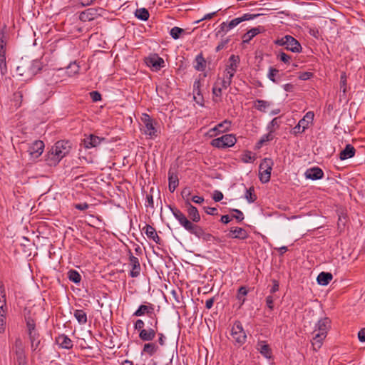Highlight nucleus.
<instances>
[{
	"label": "nucleus",
	"instance_id": "nucleus-1",
	"mask_svg": "<svg viewBox=\"0 0 365 365\" xmlns=\"http://www.w3.org/2000/svg\"><path fill=\"white\" fill-rule=\"evenodd\" d=\"M71 143L61 140L55 143L48 153L47 160L50 165L57 164L63 157L70 153Z\"/></svg>",
	"mask_w": 365,
	"mask_h": 365
},
{
	"label": "nucleus",
	"instance_id": "nucleus-2",
	"mask_svg": "<svg viewBox=\"0 0 365 365\" xmlns=\"http://www.w3.org/2000/svg\"><path fill=\"white\" fill-rule=\"evenodd\" d=\"M170 210L175 217L178 220L179 223L187 231L197 237H199V235L202 233V228L201 227L190 221L180 210L171 207Z\"/></svg>",
	"mask_w": 365,
	"mask_h": 365
},
{
	"label": "nucleus",
	"instance_id": "nucleus-3",
	"mask_svg": "<svg viewBox=\"0 0 365 365\" xmlns=\"http://www.w3.org/2000/svg\"><path fill=\"white\" fill-rule=\"evenodd\" d=\"M260 16L259 14H245L241 17L235 18L232 20H231L229 22H222L220 25L219 30L216 33V36H222V34H226L233 28H235L236 26L240 24V23L248 21L255 19V17H257Z\"/></svg>",
	"mask_w": 365,
	"mask_h": 365
},
{
	"label": "nucleus",
	"instance_id": "nucleus-4",
	"mask_svg": "<svg viewBox=\"0 0 365 365\" xmlns=\"http://www.w3.org/2000/svg\"><path fill=\"white\" fill-rule=\"evenodd\" d=\"M274 44L285 46V48L294 53H299L302 46L299 41L290 35H286L274 41Z\"/></svg>",
	"mask_w": 365,
	"mask_h": 365
},
{
	"label": "nucleus",
	"instance_id": "nucleus-5",
	"mask_svg": "<svg viewBox=\"0 0 365 365\" xmlns=\"http://www.w3.org/2000/svg\"><path fill=\"white\" fill-rule=\"evenodd\" d=\"M247 339V335L240 322H235L231 329V340L237 346H242Z\"/></svg>",
	"mask_w": 365,
	"mask_h": 365
},
{
	"label": "nucleus",
	"instance_id": "nucleus-6",
	"mask_svg": "<svg viewBox=\"0 0 365 365\" xmlns=\"http://www.w3.org/2000/svg\"><path fill=\"white\" fill-rule=\"evenodd\" d=\"M273 161L270 158H264L259 164V180L262 183L269 181Z\"/></svg>",
	"mask_w": 365,
	"mask_h": 365
},
{
	"label": "nucleus",
	"instance_id": "nucleus-7",
	"mask_svg": "<svg viewBox=\"0 0 365 365\" xmlns=\"http://www.w3.org/2000/svg\"><path fill=\"white\" fill-rule=\"evenodd\" d=\"M237 142L235 136L232 134H226L220 138L213 139L211 145L217 148H226L233 146Z\"/></svg>",
	"mask_w": 365,
	"mask_h": 365
},
{
	"label": "nucleus",
	"instance_id": "nucleus-8",
	"mask_svg": "<svg viewBox=\"0 0 365 365\" xmlns=\"http://www.w3.org/2000/svg\"><path fill=\"white\" fill-rule=\"evenodd\" d=\"M105 140L106 139L104 138H100L93 134H91L85 135V138L83 140V144L85 148L89 149L97 147Z\"/></svg>",
	"mask_w": 365,
	"mask_h": 365
},
{
	"label": "nucleus",
	"instance_id": "nucleus-9",
	"mask_svg": "<svg viewBox=\"0 0 365 365\" xmlns=\"http://www.w3.org/2000/svg\"><path fill=\"white\" fill-rule=\"evenodd\" d=\"M43 148V142L41 140H36L29 146L28 152L31 158H37L42 154Z\"/></svg>",
	"mask_w": 365,
	"mask_h": 365
},
{
	"label": "nucleus",
	"instance_id": "nucleus-10",
	"mask_svg": "<svg viewBox=\"0 0 365 365\" xmlns=\"http://www.w3.org/2000/svg\"><path fill=\"white\" fill-rule=\"evenodd\" d=\"M331 327V320L328 317H324L318 321L315 325L314 331L321 333L327 336V332Z\"/></svg>",
	"mask_w": 365,
	"mask_h": 365
},
{
	"label": "nucleus",
	"instance_id": "nucleus-11",
	"mask_svg": "<svg viewBox=\"0 0 365 365\" xmlns=\"http://www.w3.org/2000/svg\"><path fill=\"white\" fill-rule=\"evenodd\" d=\"M145 314H147L151 318H153V315L155 317L154 307L152 304L140 305L138 309L133 313V316L142 317Z\"/></svg>",
	"mask_w": 365,
	"mask_h": 365
},
{
	"label": "nucleus",
	"instance_id": "nucleus-12",
	"mask_svg": "<svg viewBox=\"0 0 365 365\" xmlns=\"http://www.w3.org/2000/svg\"><path fill=\"white\" fill-rule=\"evenodd\" d=\"M324 176L323 170L318 168L314 167L309 169H307L305 172V177L307 179H311L312 180L322 179Z\"/></svg>",
	"mask_w": 365,
	"mask_h": 365
},
{
	"label": "nucleus",
	"instance_id": "nucleus-13",
	"mask_svg": "<svg viewBox=\"0 0 365 365\" xmlns=\"http://www.w3.org/2000/svg\"><path fill=\"white\" fill-rule=\"evenodd\" d=\"M228 237L235 239L245 240L248 237V233L242 227H232Z\"/></svg>",
	"mask_w": 365,
	"mask_h": 365
},
{
	"label": "nucleus",
	"instance_id": "nucleus-14",
	"mask_svg": "<svg viewBox=\"0 0 365 365\" xmlns=\"http://www.w3.org/2000/svg\"><path fill=\"white\" fill-rule=\"evenodd\" d=\"M98 14L97 9L89 8L80 14L79 19L82 21H91L93 20Z\"/></svg>",
	"mask_w": 365,
	"mask_h": 365
},
{
	"label": "nucleus",
	"instance_id": "nucleus-15",
	"mask_svg": "<svg viewBox=\"0 0 365 365\" xmlns=\"http://www.w3.org/2000/svg\"><path fill=\"white\" fill-rule=\"evenodd\" d=\"M313 337L312 340V346L314 351H317L318 349L321 348L323 344V341L327 337L326 334L314 332H312Z\"/></svg>",
	"mask_w": 365,
	"mask_h": 365
},
{
	"label": "nucleus",
	"instance_id": "nucleus-16",
	"mask_svg": "<svg viewBox=\"0 0 365 365\" xmlns=\"http://www.w3.org/2000/svg\"><path fill=\"white\" fill-rule=\"evenodd\" d=\"M130 264L132 267L130 275L131 277H137L140 274V265L138 257L131 255L129 257Z\"/></svg>",
	"mask_w": 365,
	"mask_h": 365
},
{
	"label": "nucleus",
	"instance_id": "nucleus-17",
	"mask_svg": "<svg viewBox=\"0 0 365 365\" xmlns=\"http://www.w3.org/2000/svg\"><path fill=\"white\" fill-rule=\"evenodd\" d=\"M185 206L187 207L188 217L192 220V221L193 222H199L200 220V215L197 209L193 206L190 202H186Z\"/></svg>",
	"mask_w": 365,
	"mask_h": 365
},
{
	"label": "nucleus",
	"instance_id": "nucleus-18",
	"mask_svg": "<svg viewBox=\"0 0 365 365\" xmlns=\"http://www.w3.org/2000/svg\"><path fill=\"white\" fill-rule=\"evenodd\" d=\"M146 63L155 71L160 70V68L164 66L165 63L164 60L158 56L148 58Z\"/></svg>",
	"mask_w": 365,
	"mask_h": 365
},
{
	"label": "nucleus",
	"instance_id": "nucleus-19",
	"mask_svg": "<svg viewBox=\"0 0 365 365\" xmlns=\"http://www.w3.org/2000/svg\"><path fill=\"white\" fill-rule=\"evenodd\" d=\"M143 230L148 238L153 240L155 243L160 245L161 240L153 227L146 225Z\"/></svg>",
	"mask_w": 365,
	"mask_h": 365
},
{
	"label": "nucleus",
	"instance_id": "nucleus-20",
	"mask_svg": "<svg viewBox=\"0 0 365 365\" xmlns=\"http://www.w3.org/2000/svg\"><path fill=\"white\" fill-rule=\"evenodd\" d=\"M264 29L262 26H258L255 28H252L249 30L246 34H245L242 36L243 43H249L255 36L264 31Z\"/></svg>",
	"mask_w": 365,
	"mask_h": 365
},
{
	"label": "nucleus",
	"instance_id": "nucleus-21",
	"mask_svg": "<svg viewBox=\"0 0 365 365\" xmlns=\"http://www.w3.org/2000/svg\"><path fill=\"white\" fill-rule=\"evenodd\" d=\"M56 343L63 349H69L73 347V341L65 334H61L56 339Z\"/></svg>",
	"mask_w": 365,
	"mask_h": 365
},
{
	"label": "nucleus",
	"instance_id": "nucleus-22",
	"mask_svg": "<svg viewBox=\"0 0 365 365\" xmlns=\"http://www.w3.org/2000/svg\"><path fill=\"white\" fill-rule=\"evenodd\" d=\"M314 117V112L309 111L299 121L298 124H299L304 130H306L309 127L310 125H312L313 123Z\"/></svg>",
	"mask_w": 365,
	"mask_h": 365
},
{
	"label": "nucleus",
	"instance_id": "nucleus-23",
	"mask_svg": "<svg viewBox=\"0 0 365 365\" xmlns=\"http://www.w3.org/2000/svg\"><path fill=\"white\" fill-rule=\"evenodd\" d=\"M168 180H169V190L173 192L175 188L178 186L179 180L177 174L171 169L168 171Z\"/></svg>",
	"mask_w": 365,
	"mask_h": 365
},
{
	"label": "nucleus",
	"instance_id": "nucleus-24",
	"mask_svg": "<svg viewBox=\"0 0 365 365\" xmlns=\"http://www.w3.org/2000/svg\"><path fill=\"white\" fill-rule=\"evenodd\" d=\"M156 331L154 329L150 328L148 329H142L139 332V337L141 340L145 341H152L155 339Z\"/></svg>",
	"mask_w": 365,
	"mask_h": 365
},
{
	"label": "nucleus",
	"instance_id": "nucleus-25",
	"mask_svg": "<svg viewBox=\"0 0 365 365\" xmlns=\"http://www.w3.org/2000/svg\"><path fill=\"white\" fill-rule=\"evenodd\" d=\"M356 150L354 147L350 144H347L345 148L341 151L339 158L344 160L354 156Z\"/></svg>",
	"mask_w": 365,
	"mask_h": 365
},
{
	"label": "nucleus",
	"instance_id": "nucleus-26",
	"mask_svg": "<svg viewBox=\"0 0 365 365\" xmlns=\"http://www.w3.org/2000/svg\"><path fill=\"white\" fill-rule=\"evenodd\" d=\"M43 68V63L39 60H34L31 61L29 67V75L34 76L37 74Z\"/></svg>",
	"mask_w": 365,
	"mask_h": 365
},
{
	"label": "nucleus",
	"instance_id": "nucleus-27",
	"mask_svg": "<svg viewBox=\"0 0 365 365\" xmlns=\"http://www.w3.org/2000/svg\"><path fill=\"white\" fill-rule=\"evenodd\" d=\"M333 276L329 272H321L317 277V282L320 285L326 286L332 279Z\"/></svg>",
	"mask_w": 365,
	"mask_h": 365
},
{
	"label": "nucleus",
	"instance_id": "nucleus-28",
	"mask_svg": "<svg viewBox=\"0 0 365 365\" xmlns=\"http://www.w3.org/2000/svg\"><path fill=\"white\" fill-rule=\"evenodd\" d=\"M29 339L31 341V346L32 351H36L39 348V345L41 343L40 336L38 332L36 333H29Z\"/></svg>",
	"mask_w": 365,
	"mask_h": 365
},
{
	"label": "nucleus",
	"instance_id": "nucleus-29",
	"mask_svg": "<svg viewBox=\"0 0 365 365\" xmlns=\"http://www.w3.org/2000/svg\"><path fill=\"white\" fill-rule=\"evenodd\" d=\"M222 79L218 78L216 81V82L214 83V86L212 88V93L215 98H220L222 96V91L223 89L227 88L222 86Z\"/></svg>",
	"mask_w": 365,
	"mask_h": 365
},
{
	"label": "nucleus",
	"instance_id": "nucleus-30",
	"mask_svg": "<svg viewBox=\"0 0 365 365\" xmlns=\"http://www.w3.org/2000/svg\"><path fill=\"white\" fill-rule=\"evenodd\" d=\"M235 73V71H233V70H230L229 68H226L225 70V78L222 79V86L225 88H228L231 83H232V78L234 76Z\"/></svg>",
	"mask_w": 365,
	"mask_h": 365
},
{
	"label": "nucleus",
	"instance_id": "nucleus-31",
	"mask_svg": "<svg viewBox=\"0 0 365 365\" xmlns=\"http://www.w3.org/2000/svg\"><path fill=\"white\" fill-rule=\"evenodd\" d=\"M73 315L80 324H85L87 322V315L83 310L76 309Z\"/></svg>",
	"mask_w": 365,
	"mask_h": 365
},
{
	"label": "nucleus",
	"instance_id": "nucleus-32",
	"mask_svg": "<svg viewBox=\"0 0 365 365\" xmlns=\"http://www.w3.org/2000/svg\"><path fill=\"white\" fill-rule=\"evenodd\" d=\"M158 349V346L155 343H148L144 344L143 352L151 356L157 352Z\"/></svg>",
	"mask_w": 365,
	"mask_h": 365
},
{
	"label": "nucleus",
	"instance_id": "nucleus-33",
	"mask_svg": "<svg viewBox=\"0 0 365 365\" xmlns=\"http://www.w3.org/2000/svg\"><path fill=\"white\" fill-rule=\"evenodd\" d=\"M240 63V57L238 56L232 55L228 61V65L227 66V68L230 70H233V71H237V68Z\"/></svg>",
	"mask_w": 365,
	"mask_h": 365
},
{
	"label": "nucleus",
	"instance_id": "nucleus-34",
	"mask_svg": "<svg viewBox=\"0 0 365 365\" xmlns=\"http://www.w3.org/2000/svg\"><path fill=\"white\" fill-rule=\"evenodd\" d=\"M257 346H258L257 349L259 351V352L262 355H264L267 358H270L271 349L268 344L262 341V342L259 343Z\"/></svg>",
	"mask_w": 365,
	"mask_h": 365
},
{
	"label": "nucleus",
	"instance_id": "nucleus-35",
	"mask_svg": "<svg viewBox=\"0 0 365 365\" xmlns=\"http://www.w3.org/2000/svg\"><path fill=\"white\" fill-rule=\"evenodd\" d=\"M230 125H231V122L230 120H225L222 123L217 124L210 131L225 132V131H227L229 130Z\"/></svg>",
	"mask_w": 365,
	"mask_h": 365
},
{
	"label": "nucleus",
	"instance_id": "nucleus-36",
	"mask_svg": "<svg viewBox=\"0 0 365 365\" xmlns=\"http://www.w3.org/2000/svg\"><path fill=\"white\" fill-rule=\"evenodd\" d=\"M196 65L195 68L199 71H203L206 67V62L202 54H199L195 58Z\"/></svg>",
	"mask_w": 365,
	"mask_h": 365
},
{
	"label": "nucleus",
	"instance_id": "nucleus-37",
	"mask_svg": "<svg viewBox=\"0 0 365 365\" xmlns=\"http://www.w3.org/2000/svg\"><path fill=\"white\" fill-rule=\"evenodd\" d=\"M135 15L138 19L143 21H147L150 16L148 11L145 8L136 9Z\"/></svg>",
	"mask_w": 365,
	"mask_h": 365
},
{
	"label": "nucleus",
	"instance_id": "nucleus-38",
	"mask_svg": "<svg viewBox=\"0 0 365 365\" xmlns=\"http://www.w3.org/2000/svg\"><path fill=\"white\" fill-rule=\"evenodd\" d=\"M144 133L150 138L157 136V130L154 127L153 122L145 125Z\"/></svg>",
	"mask_w": 365,
	"mask_h": 365
},
{
	"label": "nucleus",
	"instance_id": "nucleus-39",
	"mask_svg": "<svg viewBox=\"0 0 365 365\" xmlns=\"http://www.w3.org/2000/svg\"><path fill=\"white\" fill-rule=\"evenodd\" d=\"M68 277L71 281L73 282L74 283H79L81 280V277L80 274L74 269H71L68 271Z\"/></svg>",
	"mask_w": 365,
	"mask_h": 365
},
{
	"label": "nucleus",
	"instance_id": "nucleus-40",
	"mask_svg": "<svg viewBox=\"0 0 365 365\" xmlns=\"http://www.w3.org/2000/svg\"><path fill=\"white\" fill-rule=\"evenodd\" d=\"M245 197L249 202H254L257 200V197L255 194V189L253 187H250L246 190Z\"/></svg>",
	"mask_w": 365,
	"mask_h": 365
},
{
	"label": "nucleus",
	"instance_id": "nucleus-41",
	"mask_svg": "<svg viewBox=\"0 0 365 365\" xmlns=\"http://www.w3.org/2000/svg\"><path fill=\"white\" fill-rule=\"evenodd\" d=\"M269 106L270 103L264 100H257L255 102L256 108L262 112H265L266 108Z\"/></svg>",
	"mask_w": 365,
	"mask_h": 365
},
{
	"label": "nucleus",
	"instance_id": "nucleus-42",
	"mask_svg": "<svg viewBox=\"0 0 365 365\" xmlns=\"http://www.w3.org/2000/svg\"><path fill=\"white\" fill-rule=\"evenodd\" d=\"M18 365H27V359L25 351L16 353Z\"/></svg>",
	"mask_w": 365,
	"mask_h": 365
},
{
	"label": "nucleus",
	"instance_id": "nucleus-43",
	"mask_svg": "<svg viewBox=\"0 0 365 365\" xmlns=\"http://www.w3.org/2000/svg\"><path fill=\"white\" fill-rule=\"evenodd\" d=\"M13 349H14L15 354L18 353V352L24 351L23 342L19 337L16 339L15 342L13 346Z\"/></svg>",
	"mask_w": 365,
	"mask_h": 365
},
{
	"label": "nucleus",
	"instance_id": "nucleus-44",
	"mask_svg": "<svg viewBox=\"0 0 365 365\" xmlns=\"http://www.w3.org/2000/svg\"><path fill=\"white\" fill-rule=\"evenodd\" d=\"M247 294V289L246 287H240L237 292V297L241 302V304H242L245 301V296Z\"/></svg>",
	"mask_w": 365,
	"mask_h": 365
},
{
	"label": "nucleus",
	"instance_id": "nucleus-45",
	"mask_svg": "<svg viewBox=\"0 0 365 365\" xmlns=\"http://www.w3.org/2000/svg\"><path fill=\"white\" fill-rule=\"evenodd\" d=\"M184 32L185 31L182 29L175 26L171 29L170 34L174 39H178L180 38V35Z\"/></svg>",
	"mask_w": 365,
	"mask_h": 365
},
{
	"label": "nucleus",
	"instance_id": "nucleus-46",
	"mask_svg": "<svg viewBox=\"0 0 365 365\" xmlns=\"http://www.w3.org/2000/svg\"><path fill=\"white\" fill-rule=\"evenodd\" d=\"M279 73V70L272 67H270L269 69V73L267 76L270 81L274 83H278L279 81L275 78L277 75Z\"/></svg>",
	"mask_w": 365,
	"mask_h": 365
},
{
	"label": "nucleus",
	"instance_id": "nucleus-47",
	"mask_svg": "<svg viewBox=\"0 0 365 365\" xmlns=\"http://www.w3.org/2000/svg\"><path fill=\"white\" fill-rule=\"evenodd\" d=\"M67 69L68 70V73L69 76L74 75L78 73L79 71V66L76 63V62L70 63L68 66Z\"/></svg>",
	"mask_w": 365,
	"mask_h": 365
},
{
	"label": "nucleus",
	"instance_id": "nucleus-48",
	"mask_svg": "<svg viewBox=\"0 0 365 365\" xmlns=\"http://www.w3.org/2000/svg\"><path fill=\"white\" fill-rule=\"evenodd\" d=\"M346 84H347V80H346V75L345 73H341L340 77V88L342 89L343 93H345L346 91Z\"/></svg>",
	"mask_w": 365,
	"mask_h": 365
},
{
	"label": "nucleus",
	"instance_id": "nucleus-49",
	"mask_svg": "<svg viewBox=\"0 0 365 365\" xmlns=\"http://www.w3.org/2000/svg\"><path fill=\"white\" fill-rule=\"evenodd\" d=\"M181 195L182 198L185 200V202H190V200H191V190H190V188L185 187L182 190Z\"/></svg>",
	"mask_w": 365,
	"mask_h": 365
},
{
	"label": "nucleus",
	"instance_id": "nucleus-50",
	"mask_svg": "<svg viewBox=\"0 0 365 365\" xmlns=\"http://www.w3.org/2000/svg\"><path fill=\"white\" fill-rule=\"evenodd\" d=\"M277 58L280 60L281 61L284 62V63H289V61L291 59L290 56L286 54L284 52H280L277 55Z\"/></svg>",
	"mask_w": 365,
	"mask_h": 365
},
{
	"label": "nucleus",
	"instance_id": "nucleus-51",
	"mask_svg": "<svg viewBox=\"0 0 365 365\" xmlns=\"http://www.w3.org/2000/svg\"><path fill=\"white\" fill-rule=\"evenodd\" d=\"M26 327H27V329H28V331H29V333H31V334L33 333H36L37 331H36L35 329V323L33 320L31 319H29L27 322H26Z\"/></svg>",
	"mask_w": 365,
	"mask_h": 365
},
{
	"label": "nucleus",
	"instance_id": "nucleus-52",
	"mask_svg": "<svg viewBox=\"0 0 365 365\" xmlns=\"http://www.w3.org/2000/svg\"><path fill=\"white\" fill-rule=\"evenodd\" d=\"M0 73L1 76H4L7 73L6 58L0 59Z\"/></svg>",
	"mask_w": 365,
	"mask_h": 365
},
{
	"label": "nucleus",
	"instance_id": "nucleus-53",
	"mask_svg": "<svg viewBox=\"0 0 365 365\" xmlns=\"http://www.w3.org/2000/svg\"><path fill=\"white\" fill-rule=\"evenodd\" d=\"M232 211L235 212V215H233L232 217L235 218L239 222L243 220L244 215L240 210L233 209Z\"/></svg>",
	"mask_w": 365,
	"mask_h": 365
},
{
	"label": "nucleus",
	"instance_id": "nucleus-54",
	"mask_svg": "<svg viewBox=\"0 0 365 365\" xmlns=\"http://www.w3.org/2000/svg\"><path fill=\"white\" fill-rule=\"evenodd\" d=\"M198 238H202V240H204L205 241H210V240H212V239L214 238V237L210 233H206L204 231V230L202 229V233L199 235Z\"/></svg>",
	"mask_w": 365,
	"mask_h": 365
},
{
	"label": "nucleus",
	"instance_id": "nucleus-55",
	"mask_svg": "<svg viewBox=\"0 0 365 365\" xmlns=\"http://www.w3.org/2000/svg\"><path fill=\"white\" fill-rule=\"evenodd\" d=\"M6 312H7L6 299L1 298L0 314H6Z\"/></svg>",
	"mask_w": 365,
	"mask_h": 365
},
{
	"label": "nucleus",
	"instance_id": "nucleus-56",
	"mask_svg": "<svg viewBox=\"0 0 365 365\" xmlns=\"http://www.w3.org/2000/svg\"><path fill=\"white\" fill-rule=\"evenodd\" d=\"M145 323L142 319H138L135 324H134V329L135 330H138L141 331L142 329H144Z\"/></svg>",
	"mask_w": 365,
	"mask_h": 365
},
{
	"label": "nucleus",
	"instance_id": "nucleus-57",
	"mask_svg": "<svg viewBox=\"0 0 365 365\" xmlns=\"http://www.w3.org/2000/svg\"><path fill=\"white\" fill-rule=\"evenodd\" d=\"M90 96L94 102L99 101L101 100V95L98 91H92L90 93Z\"/></svg>",
	"mask_w": 365,
	"mask_h": 365
},
{
	"label": "nucleus",
	"instance_id": "nucleus-58",
	"mask_svg": "<svg viewBox=\"0 0 365 365\" xmlns=\"http://www.w3.org/2000/svg\"><path fill=\"white\" fill-rule=\"evenodd\" d=\"M200 80L195 81L193 84V91L194 93L197 95H200Z\"/></svg>",
	"mask_w": 365,
	"mask_h": 365
},
{
	"label": "nucleus",
	"instance_id": "nucleus-59",
	"mask_svg": "<svg viewBox=\"0 0 365 365\" xmlns=\"http://www.w3.org/2000/svg\"><path fill=\"white\" fill-rule=\"evenodd\" d=\"M313 76L312 73L310 72H303L300 73L299 75V78L302 81H306L309 79Z\"/></svg>",
	"mask_w": 365,
	"mask_h": 365
},
{
	"label": "nucleus",
	"instance_id": "nucleus-60",
	"mask_svg": "<svg viewBox=\"0 0 365 365\" xmlns=\"http://www.w3.org/2000/svg\"><path fill=\"white\" fill-rule=\"evenodd\" d=\"M6 314H0V332L2 333L4 331L5 327V319Z\"/></svg>",
	"mask_w": 365,
	"mask_h": 365
},
{
	"label": "nucleus",
	"instance_id": "nucleus-61",
	"mask_svg": "<svg viewBox=\"0 0 365 365\" xmlns=\"http://www.w3.org/2000/svg\"><path fill=\"white\" fill-rule=\"evenodd\" d=\"M223 198V194L218 190H215L213 193V200L215 202H219Z\"/></svg>",
	"mask_w": 365,
	"mask_h": 365
},
{
	"label": "nucleus",
	"instance_id": "nucleus-62",
	"mask_svg": "<svg viewBox=\"0 0 365 365\" xmlns=\"http://www.w3.org/2000/svg\"><path fill=\"white\" fill-rule=\"evenodd\" d=\"M75 208L79 210H86V209H88L89 207V205L86 202H83V203H78V204H76L74 205Z\"/></svg>",
	"mask_w": 365,
	"mask_h": 365
},
{
	"label": "nucleus",
	"instance_id": "nucleus-63",
	"mask_svg": "<svg viewBox=\"0 0 365 365\" xmlns=\"http://www.w3.org/2000/svg\"><path fill=\"white\" fill-rule=\"evenodd\" d=\"M266 304H267V306L268 307V308L271 310L273 309V304H274V299H273V297L272 296H268L266 298Z\"/></svg>",
	"mask_w": 365,
	"mask_h": 365
},
{
	"label": "nucleus",
	"instance_id": "nucleus-64",
	"mask_svg": "<svg viewBox=\"0 0 365 365\" xmlns=\"http://www.w3.org/2000/svg\"><path fill=\"white\" fill-rule=\"evenodd\" d=\"M359 340L361 342H365V328H362L358 332Z\"/></svg>",
	"mask_w": 365,
	"mask_h": 365
}]
</instances>
